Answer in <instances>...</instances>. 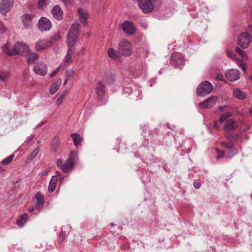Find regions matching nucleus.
Listing matches in <instances>:
<instances>
[{"instance_id":"39448f33","label":"nucleus","mask_w":252,"mask_h":252,"mask_svg":"<svg viewBox=\"0 0 252 252\" xmlns=\"http://www.w3.org/2000/svg\"><path fill=\"white\" fill-rule=\"evenodd\" d=\"M251 41L252 36L248 32H242L237 38V44L244 49L247 48Z\"/></svg>"},{"instance_id":"864d4df0","label":"nucleus","mask_w":252,"mask_h":252,"mask_svg":"<svg viewBox=\"0 0 252 252\" xmlns=\"http://www.w3.org/2000/svg\"><path fill=\"white\" fill-rule=\"evenodd\" d=\"M193 187L196 189H198L200 188V185L199 183L198 182H194L193 183Z\"/></svg>"},{"instance_id":"79ce46f5","label":"nucleus","mask_w":252,"mask_h":252,"mask_svg":"<svg viewBox=\"0 0 252 252\" xmlns=\"http://www.w3.org/2000/svg\"><path fill=\"white\" fill-rule=\"evenodd\" d=\"M48 0H39L38 1V6L39 7H42L47 3Z\"/></svg>"},{"instance_id":"2eb2a0df","label":"nucleus","mask_w":252,"mask_h":252,"mask_svg":"<svg viewBox=\"0 0 252 252\" xmlns=\"http://www.w3.org/2000/svg\"><path fill=\"white\" fill-rule=\"evenodd\" d=\"M226 78L230 81L233 82L240 77V71L237 69H231L225 73Z\"/></svg>"},{"instance_id":"1a4fd4ad","label":"nucleus","mask_w":252,"mask_h":252,"mask_svg":"<svg viewBox=\"0 0 252 252\" xmlns=\"http://www.w3.org/2000/svg\"><path fill=\"white\" fill-rule=\"evenodd\" d=\"M29 46L26 43L22 42H17L15 43V55H24L28 52Z\"/></svg>"},{"instance_id":"a878e982","label":"nucleus","mask_w":252,"mask_h":252,"mask_svg":"<svg viewBox=\"0 0 252 252\" xmlns=\"http://www.w3.org/2000/svg\"><path fill=\"white\" fill-rule=\"evenodd\" d=\"M233 94L234 96L239 99H244L246 97V94L238 88L234 89Z\"/></svg>"},{"instance_id":"f03ea898","label":"nucleus","mask_w":252,"mask_h":252,"mask_svg":"<svg viewBox=\"0 0 252 252\" xmlns=\"http://www.w3.org/2000/svg\"><path fill=\"white\" fill-rule=\"evenodd\" d=\"M158 0H138V6L145 14L150 13L153 11L155 3Z\"/></svg>"},{"instance_id":"ea45409f","label":"nucleus","mask_w":252,"mask_h":252,"mask_svg":"<svg viewBox=\"0 0 252 252\" xmlns=\"http://www.w3.org/2000/svg\"><path fill=\"white\" fill-rule=\"evenodd\" d=\"M44 203V201L37 200L35 203V208L38 209L42 208L43 206Z\"/></svg>"},{"instance_id":"7c9ffc66","label":"nucleus","mask_w":252,"mask_h":252,"mask_svg":"<svg viewBox=\"0 0 252 252\" xmlns=\"http://www.w3.org/2000/svg\"><path fill=\"white\" fill-rule=\"evenodd\" d=\"M107 54L109 58H115L117 56V54L113 48H110L107 51Z\"/></svg>"},{"instance_id":"37998d69","label":"nucleus","mask_w":252,"mask_h":252,"mask_svg":"<svg viewBox=\"0 0 252 252\" xmlns=\"http://www.w3.org/2000/svg\"><path fill=\"white\" fill-rule=\"evenodd\" d=\"M217 156L216 157V158L217 159L221 158L224 156V152L219 150V149H217Z\"/></svg>"},{"instance_id":"7ed1b4c3","label":"nucleus","mask_w":252,"mask_h":252,"mask_svg":"<svg viewBox=\"0 0 252 252\" xmlns=\"http://www.w3.org/2000/svg\"><path fill=\"white\" fill-rule=\"evenodd\" d=\"M118 52L124 56H129L132 53L130 42L126 39L122 40L118 45Z\"/></svg>"},{"instance_id":"5701e85b","label":"nucleus","mask_w":252,"mask_h":252,"mask_svg":"<svg viewBox=\"0 0 252 252\" xmlns=\"http://www.w3.org/2000/svg\"><path fill=\"white\" fill-rule=\"evenodd\" d=\"M58 181V177L53 176L50 181L48 190L49 192H53L56 189Z\"/></svg>"},{"instance_id":"9d476101","label":"nucleus","mask_w":252,"mask_h":252,"mask_svg":"<svg viewBox=\"0 0 252 252\" xmlns=\"http://www.w3.org/2000/svg\"><path fill=\"white\" fill-rule=\"evenodd\" d=\"M51 27V22L47 18L42 17L39 20L38 27L40 31L42 32L49 31Z\"/></svg>"},{"instance_id":"8fccbe9b","label":"nucleus","mask_w":252,"mask_h":252,"mask_svg":"<svg viewBox=\"0 0 252 252\" xmlns=\"http://www.w3.org/2000/svg\"><path fill=\"white\" fill-rule=\"evenodd\" d=\"M226 107H227L226 106L219 107V108L215 111V113L217 114H219L220 113L222 112Z\"/></svg>"},{"instance_id":"9b49d317","label":"nucleus","mask_w":252,"mask_h":252,"mask_svg":"<svg viewBox=\"0 0 252 252\" xmlns=\"http://www.w3.org/2000/svg\"><path fill=\"white\" fill-rule=\"evenodd\" d=\"M77 16L79 22L84 26H86L87 24V21L89 17V15L87 11L81 7L77 9Z\"/></svg>"},{"instance_id":"473e14b6","label":"nucleus","mask_w":252,"mask_h":252,"mask_svg":"<svg viewBox=\"0 0 252 252\" xmlns=\"http://www.w3.org/2000/svg\"><path fill=\"white\" fill-rule=\"evenodd\" d=\"M10 75L8 71H0V81H5Z\"/></svg>"},{"instance_id":"bb28decb","label":"nucleus","mask_w":252,"mask_h":252,"mask_svg":"<svg viewBox=\"0 0 252 252\" xmlns=\"http://www.w3.org/2000/svg\"><path fill=\"white\" fill-rule=\"evenodd\" d=\"M27 219V215L26 214H23L20 216V219L17 220V223L19 226L23 227L25 223H26Z\"/></svg>"},{"instance_id":"e433bc0d","label":"nucleus","mask_w":252,"mask_h":252,"mask_svg":"<svg viewBox=\"0 0 252 252\" xmlns=\"http://www.w3.org/2000/svg\"><path fill=\"white\" fill-rule=\"evenodd\" d=\"M221 145L228 149H232L234 147V144L232 142H230L229 143H225L224 142H221Z\"/></svg>"},{"instance_id":"423d86ee","label":"nucleus","mask_w":252,"mask_h":252,"mask_svg":"<svg viewBox=\"0 0 252 252\" xmlns=\"http://www.w3.org/2000/svg\"><path fill=\"white\" fill-rule=\"evenodd\" d=\"M121 27L124 32L128 35L134 34L136 31L135 25L131 21L124 22L122 24Z\"/></svg>"},{"instance_id":"393cba45","label":"nucleus","mask_w":252,"mask_h":252,"mask_svg":"<svg viewBox=\"0 0 252 252\" xmlns=\"http://www.w3.org/2000/svg\"><path fill=\"white\" fill-rule=\"evenodd\" d=\"M225 137L230 141H236L239 139V135L233 132L229 131H226L225 133Z\"/></svg>"},{"instance_id":"4468645a","label":"nucleus","mask_w":252,"mask_h":252,"mask_svg":"<svg viewBox=\"0 0 252 252\" xmlns=\"http://www.w3.org/2000/svg\"><path fill=\"white\" fill-rule=\"evenodd\" d=\"M217 101L216 96H212L205 101L199 103V107L202 109L211 108Z\"/></svg>"},{"instance_id":"a18cd8bd","label":"nucleus","mask_w":252,"mask_h":252,"mask_svg":"<svg viewBox=\"0 0 252 252\" xmlns=\"http://www.w3.org/2000/svg\"><path fill=\"white\" fill-rule=\"evenodd\" d=\"M34 137V135L33 134H31L29 137H28L26 140L25 141V143H26V144L28 145L33 139Z\"/></svg>"},{"instance_id":"2f4dec72","label":"nucleus","mask_w":252,"mask_h":252,"mask_svg":"<svg viewBox=\"0 0 252 252\" xmlns=\"http://www.w3.org/2000/svg\"><path fill=\"white\" fill-rule=\"evenodd\" d=\"M237 63L239 67L244 71L245 72L247 69L246 65L244 62L241 59H237Z\"/></svg>"},{"instance_id":"052dcab7","label":"nucleus","mask_w":252,"mask_h":252,"mask_svg":"<svg viewBox=\"0 0 252 252\" xmlns=\"http://www.w3.org/2000/svg\"><path fill=\"white\" fill-rule=\"evenodd\" d=\"M47 171H43V172H42L41 175L42 176L45 175L47 174Z\"/></svg>"},{"instance_id":"20e7f679","label":"nucleus","mask_w":252,"mask_h":252,"mask_svg":"<svg viewBox=\"0 0 252 252\" xmlns=\"http://www.w3.org/2000/svg\"><path fill=\"white\" fill-rule=\"evenodd\" d=\"M213 89V85L207 81H203L197 88L196 93L198 95L205 96L210 94Z\"/></svg>"},{"instance_id":"a19ab883","label":"nucleus","mask_w":252,"mask_h":252,"mask_svg":"<svg viewBox=\"0 0 252 252\" xmlns=\"http://www.w3.org/2000/svg\"><path fill=\"white\" fill-rule=\"evenodd\" d=\"M35 198L37 200L44 201V196L40 192H38L36 193L35 195Z\"/></svg>"},{"instance_id":"f8f14e48","label":"nucleus","mask_w":252,"mask_h":252,"mask_svg":"<svg viewBox=\"0 0 252 252\" xmlns=\"http://www.w3.org/2000/svg\"><path fill=\"white\" fill-rule=\"evenodd\" d=\"M67 46H68V50L67 51V53L66 55L65 56L64 59H63V62L64 63V65L66 66H67L69 64L71 63L72 62V55L73 54V52L74 51V46L75 44L66 43Z\"/></svg>"},{"instance_id":"4d7b16f0","label":"nucleus","mask_w":252,"mask_h":252,"mask_svg":"<svg viewBox=\"0 0 252 252\" xmlns=\"http://www.w3.org/2000/svg\"><path fill=\"white\" fill-rule=\"evenodd\" d=\"M214 126L217 128V129H219V126H218V122L217 121H215L214 122Z\"/></svg>"},{"instance_id":"aec40b11","label":"nucleus","mask_w":252,"mask_h":252,"mask_svg":"<svg viewBox=\"0 0 252 252\" xmlns=\"http://www.w3.org/2000/svg\"><path fill=\"white\" fill-rule=\"evenodd\" d=\"M74 165V162L71 158H69L63 164L61 170L64 173L69 172Z\"/></svg>"},{"instance_id":"e2e57ef3","label":"nucleus","mask_w":252,"mask_h":252,"mask_svg":"<svg viewBox=\"0 0 252 252\" xmlns=\"http://www.w3.org/2000/svg\"><path fill=\"white\" fill-rule=\"evenodd\" d=\"M122 248L123 249H126V246L124 245V246H122Z\"/></svg>"},{"instance_id":"c85d7f7f","label":"nucleus","mask_w":252,"mask_h":252,"mask_svg":"<svg viewBox=\"0 0 252 252\" xmlns=\"http://www.w3.org/2000/svg\"><path fill=\"white\" fill-rule=\"evenodd\" d=\"M14 157V155L12 154L6 158L3 159L0 161L1 164L3 165H6L10 163L13 160V158Z\"/></svg>"},{"instance_id":"f257e3e1","label":"nucleus","mask_w":252,"mask_h":252,"mask_svg":"<svg viewBox=\"0 0 252 252\" xmlns=\"http://www.w3.org/2000/svg\"><path fill=\"white\" fill-rule=\"evenodd\" d=\"M80 29L81 26L78 23L75 22L72 24L67 35L66 43L75 45Z\"/></svg>"},{"instance_id":"c756f323","label":"nucleus","mask_w":252,"mask_h":252,"mask_svg":"<svg viewBox=\"0 0 252 252\" xmlns=\"http://www.w3.org/2000/svg\"><path fill=\"white\" fill-rule=\"evenodd\" d=\"M235 51L243 59H247V55L244 50L240 49L239 47H237L235 49Z\"/></svg>"},{"instance_id":"a211bd4d","label":"nucleus","mask_w":252,"mask_h":252,"mask_svg":"<svg viewBox=\"0 0 252 252\" xmlns=\"http://www.w3.org/2000/svg\"><path fill=\"white\" fill-rule=\"evenodd\" d=\"M52 14L54 18L58 20H61L63 18V11L60 6L58 5H56L52 8Z\"/></svg>"},{"instance_id":"13d9d810","label":"nucleus","mask_w":252,"mask_h":252,"mask_svg":"<svg viewBox=\"0 0 252 252\" xmlns=\"http://www.w3.org/2000/svg\"><path fill=\"white\" fill-rule=\"evenodd\" d=\"M217 78L219 80H221L222 79V76L220 74H219L217 76Z\"/></svg>"},{"instance_id":"69168bd1","label":"nucleus","mask_w":252,"mask_h":252,"mask_svg":"<svg viewBox=\"0 0 252 252\" xmlns=\"http://www.w3.org/2000/svg\"><path fill=\"white\" fill-rule=\"evenodd\" d=\"M250 80H251V81L252 82V75L250 77Z\"/></svg>"},{"instance_id":"0e129e2a","label":"nucleus","mask_w":252,"mask_h":252,"mask_svg":"<svg viewBox=\"0 0 252 252\" xmlns=\"http://www.w3.org/2000/svg\"><path fill=\"white\" fill-rule=\"evenodd\" d=\"M250 113L252 115V108L250 109Z\"/></svg>"},{"instance_id":"dca6fc26","label":"nucleus","mask_w":252,"mask_h":252,"mask_svg":"<svg viewBox=\"0 0 252 252\" xmlns=\"http://www.w3.org/2000/svg\"><path fill=\"white\" fill-rule=\"evenodd\" d=\"M34 15L32 14H26L22 16V19L24 27L27 29H30L32 26V19Z\"/></svg>"},{"instance_id":"c03bdc74","label":"nucleus","mask_w":252,"mask_h":252,"mask_svg":"<svg viewBox=\"0 0 252 252\" xmlns=\"http://www.w3.org/2000/svg\"><path fill=\"white\" fill-rule=\"evenodd\" d=\"M6 28L3 23L0 22V34H3L6 31Z\"/></svg>"},{"instance_id":"09e8293b","label":"nucleus","mask_w":252,"mask_h":252,"mask_svg":"<svg viewBox=\"0 0 252 252\" xmlns=\"http://www.w3.org/2000/svg\"><path fill=\"white\" fill-rule=\"evenodd\" d=\"M63 160L61 158H59L57 161V166L58 167H59L61 169H62V166H63Z\"/></svg>"},{"instance_id":"4c0bfd02","label":"nucleus","mask_w":252,"mask_h":252,"mask_svg":"<svg viewBox=\"0 0 252 252\" xmlns=\"http://www.w3.org/2000/svg\"><path fill=\"white\" fill-rule=\"evenodd\" d=\"M226 52H227V56L229 58H231L232 59H233L234 60L237 61V59L238 58H235V55L234 54V53H233L232 51H231L230 50H229L228 49H226Z\"/></svg>"},{"instance_id":"0eeeda50","label":"nucleus","mask_w":252,"mask_h":252,"mask_svg":"<svg viewBox=\"0 0 252 252\" xmlns=\"http://www.w3.org/2000/svg\"><path fill=\"white\" fill-rule=\"evenodd\" d=\"M14 0H1L0 2V12L5 15L13 6Z\"/></svg>"},{"instance_id":"de8ad7c7","label":"nucleus","mask_w":252,"mask_h":252,"mask_svg":"<svg viewBox=\"0 0 252 252\" xmlns=\"http://www.w3.org/2000/svg\"><path fill=\"white\" fill-rule=\"evenodd\" d=\"M53 39L57 41L60 39V32L56 33L52 37Z\"/></svg>"},{"instance_id":"680f3d73","label":"nucleus","mask_w":252,"mask_h":252,"mask_svg":"<svg viewBox=\"0 0 252 252\" xmlns=\"http://www.w3.org/2000/svg\"><path fill=\"white\" fill-rule=\"evenodd\" d=\"M56 173L57 174V175H58L59 177H61L62 175H61V173H60L59 172L57 171V172H56Z\"/></svg>"},{"instance_id":"3c124183","label":"nucleus","mask_w":252,"mask_h":252,"mask_svg":"<svg viewBox=\"0 0 252 252\" xmlns=\"http://www.w3.org/2000/svg\"><path fill=\"white\" fill-rule=\"evenodd\" d=\"M59 68L60 67H58L57 69L52 71L51 73L50 74V76L51 77H53L54 76H55L59 71Z\"/></svg>"},{"instance_id":"4be33fe9","label":"nucleus","mask_w":252,"mask_h":252,"mask_svg":"<svg viewBox=\"0 0 252 252\" xmlns=\"http://www.w3.org/2000/svg\"><path fill=\"white\" fill-rule=\"evenodd\" d=\"M95 90L98 96H102L105 92V87L102 82H99L96 85Z\"/></svg>"},{"instance_id":"c9c22d12","label":"nucleus","mask_w":252,"mask_h":252,"mask_svg":"<svg viewBox=\"0 0 252 252\" xmlns=\"http://www.w3.org/2000/svg\"><path fill=\"white\" fill-rule=\"evenodd\" d=\"M39 147H37L31 153L29 157L31 160L35 158L39 151Z\"/></svg>"},{"instance_id":"6e6d98bb","label":"nucleus","mask_w":252,"mask_h":252,"mask_svg":"<svg viewBox=\"0 0 252 252\" xmlns=\"http://www.w3.org/2000/svg\"><path fill=\"white\" fill-rule=\"evenodd\" d=\"M45 123V122L44 121H42V122H40L39 124H38L36 126V127H39L40 126H41L42 125H43Z\"/></svg>"},{"instance_id":"58836bf2","label":"nucleus","mask_w":252,"mask_h":252,"mask_svg":"<svg viewBox=\"0 0 252 252\" xmlns=\"http://www.w3.org/2000/svg\"><path fill=\"white\" fill-rule=\"evenodd\" d=\"M65 234L64 232L61 231L59 234L58 241L60 243H62L65 239Z\"/></svg>"},{"instance_id":"338daca9","label":"nucleus","mask_w":252,"mask_h":252,"mask_svg":"<svg viewBox=\"0 0 252 252\" xmlns=\"http://www.w3.org/2000/svg\"><path fill=\"white\" fill-rule=\"evenodd\" d=\"M111 225L112 226H113L114 225V224L113 223H111Z\"/></svg>"},{"instance_id":"603ef678","label":"nucleus","mask_w":252,"mask_h":252,"mask_svg":"<svg viewBox=\"0 0 252 252\" xmlns=\"http://www.w3.org/2000/svg\"><path fill=\"white\" fill-rule=\"evenodd\" d=\"M65 5L70 4L72 3V0H61Z\"/></svg>"},{"instance_id":"b1692460","label":"nucleus","mask_w":252,"mask_h":252,"mask_svg":"<svg viewBox=\"0 0 252 252\" xmlns=\"http://www.w3.org/2000/svg\"><path fill=\"white\" fill-rule=\"evenodd\" d=\"M62 84V80L58 79L53 83L49 88V92L51 94H55L61 86Z\"/></svg>"},{"instance_id":"f3484780","label":"nucleus","mask_w":252,"mask_h":252,"mask_svg":"<svg viewBox=\"0 0 252 252\" xmlns=\"http://www.w3.org/2000/svg\"><path fill=\"white\" fill-rule=\"evenodd\" d=\"M2 50L4 53L8 56H13L15 55V43L12 44L11 43L7 42L3 46Z\"/></svg>"},{"instance_id":"ddd939ff","label":"nucleus","mask_w":252,"mask_h":252,"mask_svg":"<svg viewBox=\"0 0 252 252\" xmlns=\"http://www.w3.org/2000/svg\"><path fill=\"white\" fill-rule=\"evenodd\" d=\"M33 71L38 75L44 76L47 72V65L43 62H38L34 65Z\"/></svg>"},{"instance_id":"bf43d9fd","label":"nucleus","mask_w":252,"mask_h":252,"mask_svg":"<svg viewBox=\"0 0 252 252\" xmlns=\"http://www.w3.org/2000/svg\"><path fill=\"white\" fill-rule=\"evenodd\" d=\"M34 210V208L33 207H31L29 208V211L30 212H32V211H33Z\"/></svg>"},{"instance_id":"f704fd0d","label":"nucleus","mask_w":252,"mask_h":252,"mask_svg":"<svg viewBox=\"0 0 252 252\" xmlns=\"http://www.w3.org/2000/svg\"><path fill=\"white\" fill-rule=\"evenodd\" d=\"M232 114L230 112H226L225 113L223 114L219 119L220 122V123H222L224 120H225L227 118L230 117Z\"/></svg>"},{"instance_id":"cd10ccee","label":"nucleus","mask_w":252,"mask_h":252,"mask_svg":"<svg viewBox=\"0 0 252 252\" xmlns=\"http://www.w3.org/2000/svg\"><path fill=\"white\" fill-rule=\"evenodd\" d=\"M73 143L75 146H77L82 141V138L79 134L73 133L71 135Z\"/></svg>"},{"instance_id":"49530a36","label":"nucleus","mask_w":252,"mask_h":252,"mask_svg":"<svg viewBox=\"0 0 252 252\" xmlns=\"http://www.w3.org/2000/svg\"><path fill=\"white\" fill-rule=\"evenodd\" d=\"M74 74V71L71 69H67L65 71V74L67 78L70 77Z\"/></svg>"},{"instance_id":"412c9836","label":"nucleus","mask_w":252,"mask_h":252,"mask_svg":"<svg viewBox=\"0 0 252 252\" xmlns=\"http://www.w3.org/2000/svg\"><path fill=\"white\" fill-rule=\"evenodd\" d=\"M238 126V123L236 121L232 119L228 120L224 125V128L229 130L236 129Z\"/></svg>"},{"instance_id":"5fc2aeb1","label":"nucleus","mask_w":252,"mask_h":252,"mask_svg":"<svg viewBox=\"0 0 252 252\" xmlns=\"http://www.w3.org/2000/svg\"><path fill=\"white\" fill-rule=\"evenodd\" d=\"M123 92H124V93H128V94H130V93H132V91L130 90L129 91L128 88H125L124 90H123Z\"/></svg>"},{"instance_id":"6ab92c4d","label":"nucleus","mask_w":252,"mask_h":252,"mask_svg":"<svg viewBox=\"0 0 252 252\" xmlns=\"http://www.w3.org/2000/svg\"><path fill=\"white\" fill-rule=\"evenodd\" d=\"M26 54L27 55L26 61L29 64L33 63L35 61L37 60L39 58V55L37 53L31 51L30 49Z\"/></svg>"},{"instance_id":"6e6552de","label":"nucleus","mask_w":252,"mask_h":252,"mask_svg":"<svg viewBox=\"0 0 252 252\" xmlns=\"http://www.w3.org/2000/svg\"><path fill=\"white\" fill-rule=\"evenodd\" d=\"M52 45V42L51 40L41 39L35 43L34 49L35 51L40 52L51 47Z\"/></svg>"},{"instance_id":"72a5a7b5","label":"nucleus","mask_w":252,"mask_h":252,"mask_svg":"<svg viewBox=\"0 0 252 252\" xmlns=\"http://www.w3.org/2000/svg\"><path fill=\"white\" fill-rule=\"evenodd\" d=\"M66 91H64L61 94V95H60V96L59 97V98H58V99L56 101V104L58 106H59L62 103V102L63 101V99L64 97H65V96L66 95Z\"/></svg>"}]
</instances>
